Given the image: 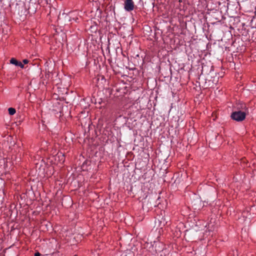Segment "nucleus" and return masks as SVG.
I'll return each instance as SVG.
<instances>
[{
  "label": "nucleus",
  "instance_id": "1",
  "mask_svg": "<svg viewBox=\"0 0 256 256\" xmlns=\"http://www.w3.org/2000/svg\"><path fill=\"white\" fill-rule=\"evenodd\" d=\"M81 14H82V12L74 10L70 12L68 14L63 12L62 15L60 16H62V18H64L66 22L74 21L76 22H78L79 18L81 16ZM59 18H60V17H59Z\"/></svg>",
  "mask_w": 256,
  "mask_h": 256
},
{
  "label": "nucleus",
  "instance_id": "6",
  "mask_svg": "<svg viewBox=\"0 0 256 256\" xmlns=\"http://www.w3.org/2000/svg\"><path fill=\"white\" fill-rule=\"evenodd\" d=\"M10 63L16 66L18 61L14 58H12L10 60Z\"/></svg>",
  "mask_w": 256,
  "mask_h": 256
},
{
  "label": "nucleus",
  "instance_id": "5",
  "mask_svg": "<svg viewBox=\"0 0 256 256\" xmlns=\"http://www.w3.org/2000/svg\"><path fill=\"white\" fill-rule=\"evenodd\" d=\"M8 111L10 115H14L16 112V110L13 108H8Z\"/></svg>",
  "mask_w": 256,
  "mask_h": 256
},
{
  "label": "nucleus",
  "instance_id": "7",
  "mask_svg": "<svg viewBox=\"0 0 256 256\" xmlns=\"http://www.w3.org/2000/svg\"><path fill=\"white\" fill-rule=\"evenodd\" d=\"M16 66H18L20 68H24V64L20 62H18V64Z\"/></svg>",
  "mask_w": 256,
  "mask_h": 256
},
{
  "label": "nucleus",
  "instance_id": "2",
  "mask_svg": "<svg viewBox=\"0 0 256 256\" xmlns=\"http://www.w3.org/2000/svg\"><path fill=\"white\" fill-rule=\"evenodd\" d=\"M246 116L245 112L238 110L232 113L231 118L236 121L241 122L246 118Z\"/></svg>",
  "mask_w": 256,
  "mask_h": 256
},
{
  "label": "nucleus",
  "instance_id": "8",
  "mask_svg": "<svg viewBox=\"0 0 256 256\" xmlns=\"http://www.w3.org/2000/svg\"><path fill=\"white\" fill-rule=\"evenodd\" d=\"M22 62L24 64H27L28 62V60L26 59H24L23 60Z\"/></svg>",
  "mask_w": 256,
  "mask_h": 256
},
{
  "label": "nucleus",
  "instance_id": "9",
  "mask_svg": "<svg viewBox=\"0 0 256 256\" xmlns=\"http://www.w3.org/2000/svg\"><path fill=\"white\" fill-rule=\"evenodd\" d=\"M34 256H40V254L38 252L35 253Z\"/></svg>",
  "mask_w": 256,
  "mask_h": 256
},
{
  "label": "nucleus",
  "instance_id": "3",
  "mask_svg": "<svg viewBox=\"0 0 256 256\" xmlns=\"http://www.w3.org/2000/svg\"><path fill=\"white\" fill-rule=\"evenodd\" d=\"M52 158L55 160L54 163L62 164L65 160L64 155L62 152H58L56 154L52 156Z\"/></svg>",
  "mask_w": 256,
  "mask_h": 256
},
{
  "label": "nucleus",
  "instance_id": "11",
  "mask_svg": "<svg viewBox=\"0 0 256 256\" xmlns=\"http://www.w3.org/2000/svg\"><path fill=\"white\" fill-rule=\"evenodd\" d=\"M74 256H77L76 255H75Z\"/></svg>",
  "mask_w": 256,
  "mask_h": 256
},
{
  "label": "nucleus",
  "instance_id": "10",
  "mask_svg": "<svg viewBox=\"0 0 256 256\" xmlns=\"http://www.w3.org/2000/svg\"><path fill=\"white\" fill-rule=\"evenodd\" d=\"M254 208H255V206H252L250 208V210H253L254 209Z\"/></svg>",
  "mask_w": 256,
  "mask_h": 256
},
{
  "label": "nucleus",
  "instance_id": "4",
  "mask_svg": "<svg viewBox=\"0 0 256 256\" xmlns=\"http://www.w3.org/2000/svg\"><path fill=\"white\" fill-rule=\"evenodd\" d=\"M134 2L132 0H126L124 4V8L126 11L130 12L134 9Z\"/></svg>",
  "mask_w": 256,
  "mask_h": 256
}]
</instances>
